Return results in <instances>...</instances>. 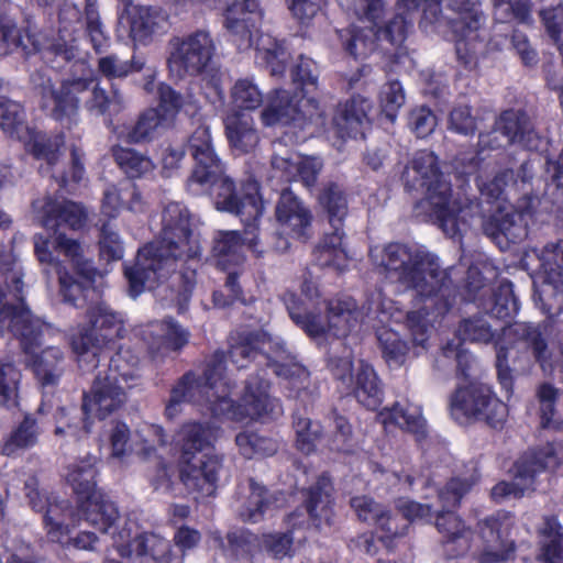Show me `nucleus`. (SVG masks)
Returning a JSON list of instances; mask_svg holds the SVG:
<instances>
[{
  "mask_svg": "<svg viewBox=\"0 0 563 563\" xmlns=\"http://www.w3.org/2000/svg\"><path fill=\"white\" fill-rule=\"evenodd\" d=\"M143 67V63L131 59L123 60L117 54H110L100 57L98 60L99 71L109 79L122 78L132 71H139Z\"/></svg>",
  "mask_w": 563,
  "mask_h": 563,
  "instance_id": "13d9d810",
  "label": "nucleus"
},
{
  "mask_svg": "<svg viewBox=\"0 0 563 563\" xmlns=\"http://www.w3.org/2000/svg\"><path fill=\"white\" fill-rule=\"evenodd\" d=\"M494 5L495 19L505 23L511 20L528 22L531 18L530 3L528 0H519L516 3L510 0H492Z\"/></svg>",
  "mask_w": 563,
  "mask_h": 563,
  "instance_id": "bf43d9fd",
  "label": "nucleus"
},
{
  "mask_svg": "<svg viewBox=\"0 0 563 563\" xmlns=\"http://www.w3.org/2000/svg\"><path fill=\"white\" fill-rule=\"evenodd\" d=\"M332 485L330 478L322 475L305 494L303 507L288 515L287 525L292 529L303 528L312 523L320 528L329 525L332 517Z\"/></svg>",
  "mask_w": 563,
  "mask_h": 563,
  "instance_id": "a878e982",
  "label": "nucleus"
},
{
  "mask_svg": "<svg viewBox=\"0 0 563 563\" xmlns=\"http://www.w3.org/2000/svg\"><path fill=\"white\" fill-rule=\"evenodd\" d=\"M20 372L10 363H0V405L11 408L18 404Z\"/></svg>",
  "mask_w": 563,
  "mask_h": 563,
  "instance_id": "4d7b16f0",
  "label": "nucleus"
},
{
  "mask_svg": "<svg viewBox=\"0 0 563 563\" xmlns=\"http://www.w3.org/2000/svg\"><path fill=\"white\" fill-rule=\"evenodd\" d=\"M235 444L239 453L245 459L271 456L278 450V443L274 439L252 430L239 432L235 437Z\"/></svg>",
  "mask_w": 563,
  "mask_h": 563,
  "instance_id": "a18cd8bd",
  "label": "nucleus"
},
{
  "mask_svg": "<svg viewBox=\"0 0 563 563\" xmlns=\"http://www.w3.org/2000/svg\"><path fill=\"white\" fill-rule=\"evenodd\" d=\"M401 179L409 191H422L424 197L416 205L417 214L439 221L443 232L454 238L479 213L476 200L452 199L451 181L440 172L438 157L421 151L406 165Z\"/></svg>",
  "mask_w": 563,
  "mask_h": 563,
  "instance_id": "6e6552de",
  "label": "nucleus"
},
{
  "mask_svg": "<svg viewBox=\"0 0 563 563\" xmlns=\"http://www.w3.org/2000/svg\"><path fill=\"white\" fill-rule=\"evenodd\" d=\"M223 123L228 142L235 152L249 153L257 146L260 135L252 117L232 111L223 118Z\"/></svg>",
  "mask_w": 563,
  "mask_h": 563,
  "instance_id": "f704fd0d",
  "label": "nucleus"
},
{
  "mask_svg": "<svg viewBox=\"0 0 563 563\" xmlns=\"http://www.w3.org/2000/svg\"><path fill=\"white\" fill-rule=\"evenodd\" d=\"M33 207L42 212L43 227L54 231L51 238H44L41 234L34 236L35 255L45 275L48 277L52 273L57 275L64 300L76 305L84 291V286L66 272L59 258L60 255L86 282H92L96 272L91 263L84 260L80 244L76 240L66 238L60 228L67 225L73 230L80 229L86 222L87 213L80 205L67 200L46 199L34 202Z\"/></svg>",
  "mask_w": 563,
  "mask_h": 563,
  "instance_id": "0eeeda50",
  "label": "nucleus"
},
{
  "mask_svg": "<svg viewBox=\"0 0 563 563\" xmlns=\"http://www.w3.org/2000/svg\"><path fill=\"white\" fill-rule=\"evenodd\" d=\"M319 202L327 211L330 224H343L347 214V202L336 185L331 184L324 187L319 196Z\"/></svg>",
  "mask_w": 563,
  "mask_h": 563,
  "instance_id": "864d4df0",
  "label": "nucleus"
},
{
  "mask_svg": "<svg viewBox=\"0 0 563 563\" xmlns=\"http://www.w3.org/2000/svg\"><path fill=\"white\" fill-rule=\"evenodd\" d=\"M378 420L385 427L398 426L400 429L415 434L417 441L424 438L427 433L426 420L422 417L421 408L410 402H397L391 408H385L378 415Z\"/></svg>",
  "mask_w": 563,
  "mask_h": 563,
  "instance_id": "c9c22d12",
  "label": "nucleus"
},
{
  "mask_svg": "<svg viewBox=\"0 0 563 563\" xmlns=\"http://www.w3.org/2000/svg\"><path fill=\"white\" fill-rule=\"evenodd\" d=\"M253 223L254 228L252 230L245 227V236L243 239L238 231H220L214 235L212 255L217 266L222 269H229L231 266L241 264L243 262L241 253L243 244L255 249L257 222Z\"/></svg>",
  "mask_w": 563,
  "mask_h": 563,
  "instance_id": "2f4dec72",
  "label": "nucleus"
},
{
  "mask_svg": "<svg viewBox=\"0 0 563 563\" xmlns=\"http://www.w3.org/2000/svg\"><path fill=\"white\" fill-rule=\"evenodd\" d=\"M115 163L129 178H143L153 174L154 162L136 150L115 146L113 148Z\"/></svg>",
  "mask_w": 563,
  "mask_h": 563,
  "instance_id": "c03bdc74",
  "label": "nucleus"
},
{
  "mask_svg": "<svg viewBox=\"0 0 563 563\" xmlns=\"http://www.w3.org/2000/svg\"><path fill=\"white\" fill-rule=\"evenodd\" d=\"M0 128L11 137H16L23 142L26 151L32 153L37 159H43L46 167L41 166L43 174H49L53 178L60 180V186L66 187L69 183L78 184L82 180L85 168L81 163V153L78 147H71V167L70 173L57 174L55 167L58 163L60 147L65 144L63 134L47 137L38 131L30 129L24 121V111L22 107L10 99L0 97Z\"/></svg>",
  "mask_w": 563,
  "mask_h": 563,
  "instance_id": "f8f14e48",
  "label": "nucleus"
},
{
  "mask_svg": "<svg viewBox=\"0 0 563 563\" xmlns=\"http://www.w3.org/2000/svg\"><path fill=\"white\" fill-rule=\"evenodd\" d=\"M157 98L158 107L156 109L166 121L174 119L184 106L181 95L165 82H158Z\"/></svg>",
  "mask_w": 563,
  "mask_h": 563,
  "instance_id": "680f3d73",
  "label": "nucleus"
},
{
  "mask_svg": "<svg viewBox=\"0 0 563 563\" xmlns=\"http://www.w3.org/2000/svg\"><path fill=\"white\" fill-rule=\"evenodd\" d=\"M352 26L339 33L344 51L355 59L367 57L375 49V41L378 38L374 27Z\"/></svg>",
  "mask_w": 563,
  "mask_h": 563,
  "instance_id": "79ce46f5",
  "label": "nucleus"
},
{
  "mask_svg": "<svg viewBox=\"0 0 563 563\" xmlns=\"http://www.w3.org/2000/svg\"><path fill=\"white\" fill-rule=\"evenodd\" d=\"M559 465L553 444L525 453L514 465L512 482H500L492 489V497L501 501L511 497H521L528 490H534L541 475L554 471Z\"/></svg>",
  "mask_w": 563,
  "mask_h": 563,
  "instance_id": "aec40b11",
  "label": "nucleus"
},
{
  "mask_svg": "<svg viewBox=\"0 0 563 563\" xmlns=\"http://www.w3.org/2000/svg\"><path fill=\"white\" fill-rule=\"evenodd\" d=\"M87 320V325H78L70 333L71 347L84 371L96 368L99 363L98 353L114 344L125 332L122 318L103 302L88 308Z\"/></svg>",
  "mask_w": 563,
  "mask_h": 563,
  "instance_id": "f3484780",
  "label": "nucleus"
},
{
  "mask_svg": "<svg viewBox=\"0 0 563 563\" xmlns=\"http://www.w3.org/2000/svg\"><path fill=\"white\" fill-rule=\"evenodd\" d=\"M350 504L357 518L369 523L376 525L386 511L384 506L368 496H355Z\"/></svg>",
  "mask_w": 563,
  "mask_h": 563,
  "instance_id": "338daca9",
  "label": "nucleus"
},
{
  "mask_svg": "<svg viewBox=\"0 0 563 563\" xmlns=\"http://www.w3.org/2000/svg\"><path fill=\"white\" fill-rule=\"evenodd\" d=\"M126 351L119 350L111 356L108 369L99 373L89 393L85 394V415L104 419L118 411L126 401V389L139 379L137 357L128 360Z\"/></svg>",
  "mask_w": 563,
  "mask_h": 563,
  "instance_id": "2eb2a0df",
  "label": "nucleus"
},
{
  "mask_svg": "<svg viewBox=\"0 0 563 563\" xmlns=\"http://www.w3.org/2000/svg\"><path fill=\"white\" fill-rule=\"evenodd\" d=\"M450 411L452 418L460 423L475 418L483 419L495 428L501 426L508 415L506 404L483 383H471L468 386L459 387L451 397Z\"/></svg>",
  "mask_w": 563,
  "mask_h": 563,
  "instance_id": "412c9836",
  "label": "nucleus"
},
{
  "mask_svg": "<svg viewBox=\"0 0 563 563\" xmlns=\"http://www.w3.org/2000/svg\"><path fill=\"white\" fill-rule=\"evenodd\" d=\"M512 519L507 514H497L479 523L481 540L485 543L477 563H505L514 553V541L509 540Z\"/></svg>",
  "mask_w": 563,
  "mask_h": 563,
  "instance_id": "cd10ccee",
  "label": "nucleus"
},
{
  "mask_svg": "<svg viewBox=\"0 0 563 563\" xmlns=\"http://www.w3.org/2000/svg\"><path fill=\"white\" fill-rule=\"evenodd\" d=\"M517 183L518 179H514V172L510 169L499 172L488 181H481L478 185L481 194L488 200H495L496 208L490 210L488 217H481L482 207H479V213L462 232L466 231L475 221L481 220L484 233L501 250L525 240L528 234V219L532 218L539 199L536 196L526 195L517 202L516 207L506 205L503 196ZM478 206L481 205L478 203Z\"/></svg>",
  "mask_w": 563,
  "mask_h": 563,
  "instance_id": "9d476101",
  "label": "nucleus"
},
{
  "mask_svg": "<svg viewBox=\"0 0 563 563\" xmlns=\"http://www.w3.org/2000/svg\"><path fill=\"white\" fill-rule=\"evenodd\" d=\"M96 457L89 455L68 466L66 481L73 487L78 501L100 492L96 488Z\"/></svg>",
  "mask_w": 563,
  "mask_h": 563,
  "instance_id": "58836bf2",
  "label": "nucleus"
},
{
  "mask_svg": "<svg viewBox=\"0 0 563 563\" xmlns=\"http://www.w3.org/2000/svg\"><path fill=\"white\" fill-rule=\"evenodd\" d=\"M78 57V48L71 44H56L53 49L47 51L45 58L53 68L64 67V63H73L76 71L81 76H74L65 79L56 89L52 78L45 71H38L31 77L34 88L42 97L43 108L47 109L51 115L60 122L66 121L67 125L77 122V113L80 101L88 112L95 115L106 113H118L124 107V98L118 89L107 92L100 87L98 78L86 76L87 63Z\"/></svg>",
  "mask_w": 563,
  "mask_h": 563,
  "instance_id": "423d86ee",
  "label": "nucleus"
},
{
  "mask_svg": "<svg viewBox=\"0 0 563 563\" xmlns=\"http://www.w3.org/2000/svg\"><path fill=\"white\" fill-rule=\"evenodd\" d=\"M294 429L297 449L305 454L313 452L321 437L320 424L310 418L298 416L294 420Z\"/></svg>",
  "mask_w": 563,
  "mask_h": 563,
  "instance_id": "5fc2aeb1",
  "label": "nucleus"
},
{
  "mask_svg": "<svg viewBox=\"0 0 563 563\" xmlns=\"http://www.w3.org/2000/svg\"><path fill=\"white\" fill-rule=\"evenodd\" d=\"M479 475L476 466L471 464L463 475L453 477L443 489L439 492V499L443 507H455L460 504L462 497L471 490L478 482Z\"/></svg>",
  "mask_w": 563,
  "mask_h": 563,
  "instance_id": "3c124183",
  "label": "nucleus"
},
{
  "mask_svg": "<svg viewBox=\"0 0 563 563\" xmlns=\"http://www.w3.org/2000/svg\"><path fill=\"white\" fill-rule=\"evenodd\" d=\"M435 526L444 539L446 553L452 558L466 554L473 548V533L462 520L451 511L437 516Z\"/></svg>",
  "mask_w": 563,
  "mask_h": 563,
  "instance_id": "72a5a7b5",
  "label": "nucleus"
},
{
  "mask_svg": "<svg viewBox=\"0 0 563 563\" xmlns=\"http://www.w3.org/2000/svg\"><path fill=\"white\" fill-rule=\"evenodd\" d=\"M345 5L361 20H366L374 25H377L384 13L383 0H345Z\"/></svg>",
  "mask_w": 563,
  "mask_h": 563,
  "instance_id": "774afa93",
  "label": "nucleus"
},
{
  "mask_svg": "<svg viewBox=\"0 0 563 563\" xmlns=\"http://www.w3.org/2000/svg\"><path fill=\"white\" fill-rule=\"evenodd\" d=\"M135 335L144 341L153 357H163L179 351L189 339L188 331L172 319L141 325L136 328Z\"/></svg>",
  "mask_w": 563,
  "mask_h": 563,
  "instance_id": "c85d7f7f",
  "label": "nucleus"
},
{
  "mask_svg": "<svg viewBox=\"0 0 563 563\" xmlns=\"http://www.w3.org/2000/svg\"><path fill=\"white\" fill-rule=\"evenodd\" d=\"M494 131L479 134L481 151L497 150L504 146L499 135L505 137L507 144L528 151H540L547 145V140L536 131L533 123L525 112L505 111L496 121Z\"/></svg>",
  "mask_w": 563,
  "mask_h": 563,
  "instance_id": "4be33fe9",
  "label": "nucleus"
},
{
  "mask_svg": "<svg viewBox=\"0 0 563 563\" xmlns=\"http://www.w3.org/2000/svg\"><path fill=\"white\" fill-rule=\"evenodd\" d=\"M379 99L384 112L394 121L397 111L404 106L406 99L401 84L397 80L388 81L383 86Z\"/></svg>",
  "mask_w": 563,
  "mask_h": 563,
  "instance_id": "e2e57ef3",
  "label": "nucleus"
},
{
  "mask_svg": "<svg viewBox=\"0 0 563 563\" xmlns=\"http://www.w3.org/2000/svg\"><path fill=\"white\" fill-rule=\"evenodd\" d=\"M87 32L96 51L103 47L108 41L103 25L100 21L97 0H86Z\"/></svg>",
  "mask_w": 563,
  "mask_h": 563,
  "instance_id": "69168bd1",
  "label": "nucleus"
},
{
  "mask_svg": "<svg viewBox=\"0 0 563 563\" xmlns=\"http://www.w3.org/2000/svg\"><path fill=\"white\" fill-rule=\"evenodd\" d=\"M294 81L299 86L300 98L294 101L287 90L275 89L261 113L266 126L294 124L309 135L332 132L335 136L356 139L364 135L372 103L366 98L354 96L339 104L329 129L325 128L324 111L319 103L320 84L318 65L306 56H300L292 69Z\"/></svg>",
  "mask_w": 563,
  "mask_h": 563,
  "instance_id": "7ed1b4c3",
  "label": "nucleus"
},
{
  "mask_svg": "<svg viewBox=\"0 0 563 563\" xmlns=\"http://www.w3.org/2000/svg\"><path fill=\"white\" fill-rule=\"evenodd\" d=\"M113 547L123 558L137 555L144 563H172L169 541L153 532H139L134 521H125L124 528L113 533Z\"/></svg>",
  "mask_w": 563,
  "mask_h": 563,
  "instance_id": "b1692460",
  "label": "nucleus"
},
{
  "mask_svg": "<svg viewBox=\"0 0 563 563\" xmlns=\"http://www.w3.org/2000/svg\"><path fill=\"white\" fill-rule=\"evenodd\" d=\"M199 255L200 244L188 209L179 202L167 203L162 214L159 239L143 246L135 264L124 269L130 295L135 298L170 277V289L177 292L176 300L183 306L196 284L192 264Z\"/></svg>",
  "mask_w": 563,
  "mask_h": 563,
  "instance_id": "f03ea898",
  "label": "nucleus"
},
{
  "mask_svg": "<svg viewBox=\"0 0 563 563\" xmlns=\"http://www.w3.org/2000/svg\"><path fill=\"white\" fill-rule=\"evenodd\" d=\"M0 35L9 51L20 48L29 55L40 49V43L36 37L27 30L22 32L16 29L14 21L7 15H0Z\"/></svg>",
  "mask_w": 563,
  "mask_h": 563,
  "instance_id": "09e8293b",
  "label": "nucleus"
},
{
  "mask_svg": "<svg viewBox=\"0 0 563 563\" xmlns=\"http://www.w3.org/2000/svg\"><path fill=\"white\" fill-rule=\"evenodd\" d=\"M38 434L40 429L36 420L31 415H26L23 421L3 442L1 446L2 454L11 456L19 450L29 449L35 445Z\"/></svg>",
  "mask_w": 563,
  "mask_h": 563,
  "instance_id": "de8ad7c7",
  "label": "nucleus"
},
{
  "mask_svg": "<svg viewBox=\"0 0 563 563\" xmlns=\"http://www.w3.org/2000/svg\"><path fill=\"white\" fill-rule=\"evenodd\" d=\"M26 489L29 503L34 510L41 511L47 504L43 521L48 539L53 542L66 543L69 532L68 525L66 523V517L69 514L68 503L66 500L51 503L48 498L42 496L36 488H31L27 485Z\"/></svg>",
  "mask_w": 563,
  "mask_h": 563,
  "instance_id": "473e14b6",
  "label": "nucleus"
},
{
  "mask_svg": "<svg viewBox=\"0 0 563 563\" xmlns=\"http://www.w3.org/2000/svg\"><path fill=\"white\" fill-rule=\"evenodd\" d=\"M409 523L399 516H391L389 511H385L376 523V533L378 539L386 545L390 547L393 541L407 533Z\"/></svg>",
  "mask_w": 563,
  "mask_h": 563,
  "instance_id": "052dcab7",
  "label": "nucleus"
},
{
  "mask_svg": "<svg viewBox=\"0 0 563 563\" xmlns=\"http://www.w3.org/2000/svg\"><path fill=\"white\" fill-rule=\"evenodd\" d=\"M22 277V267L14 255L0 252V325H7L19 338L26 364L41 387H54L64 372V353L56 346H41L58 331L25 307Z\"/></svg>",
  "mask_w": 563,
  "mask_h": 563,
  "instance_id": "39448f33",
  "label": "nucleus"
},
{
  "mask_svg": "<svg viewBox=\"0 0 563 563\" xmlns=\"http://www.w3.org/2000/svg\"><path fill=\"white\" fill-rule=\"evenodd\" d=\"M496 365L498 377L504 387L510 386L509 357L516 354L532 352L542 369L549 374H560L563 379V345L558 352L549 351L537 327L528 323H514L503 329L499 340L496 342Z\"/></svg>",
  "mask_w": 563,
  "mask_h": 563,
  "instance_id": "dca6fc26",
  "label": "nucleus"
},
{
  "mask_svg": "<svg viewBox=\"0 0 563 563\" xmlns=\"http://www.w3.org/2000/svg\"><path fill=\"white\" fill-rule=\"evenodd\" d=\"M168 27V15L161 8L128 3L118 9L117 32L134 42L146 43Z\"/></svg>",
  "mask_w": 563,
  "mask_h": 563,
  "instance_id": "393cba45",
  "label": "nucleus"
},
{
  "mask_svg": "<svg viewBox=\"0 0 563 563\" xmlns=\"http://www.w3.org/2000/svg\"><path fill=\"white\" fill-rule=\"evenodd\" d=\"M459 335L463 341L488 343L494 338V332L485 319L475 318L461 323Z\"/></svg>",
  "mask_w": 563,
  "mask_h": 563,
  "instance_id": "0e129e2a",
  "label": "nucleus"
},
{
  "mask_svg": "<svg viewBox=\"0 0 563 563\" xmlns=\"http://www.w3.org/2000/svg\"><path fill=\"white\" fill-rule=\"evenodd\" d=\"M377 340L383 358L390 368H399L405 365L409 357L410 349L398 332L383 327L377 331Z\"/></svg>",
  "mask_w": 563,
  "mask_h": 563,
  "instance_id": "37998d69",
  "label": "nucleus"
},
{
  "mask_svg": "<svg viewBox=\"0 0 563 563\" xmlns=\"http://www.w3.org/2000/svg\"><path fill=\"white\" fill-rule=\"evenodd\" d=\"M467 16L463 18L462 22H454L453 27L455 32H460L456 38V54L465 64H470L472 55L476 51V41L479 37L477 33L481 26V18L473 15L471 21L466 23Z\"/></svg>",
  "mask_w": 563,
  "mask_h": 563,
  "instance_id": "603ef678",
  "label": "nucleus"
},
{
  "mask_svg": "<svg viewBox=\"0 0 563 563\" xmlns=\"http://www.w3.org/2000/svg\"><path fill=\"white\" fill-rule=\"evenodd\" d=\"M78 516L88 525L96 528L101 533H118L124 528L126 518H121L119 510L102 492L92 493L88 498L78 501Z\"/></svg>",
  "mask_w": 563,
  "mask_h": 563,
  "instance_id": "c756f323",
  "label": "nucleus"
},
{
  "mask_svg": "<svg viewBox=\"0 0 563 563\" xmlns=\"http://www.w3.org/2000/svg\"><path fill=\"white\" fill-rule=\"evenodd\" d=\"M540 405V424L543 429H560L561 422L555 419V400L558 389L550 384H542L537 390Z\"/></svg>",
  "mask_w": 563,
  "mask_h": 563,
  "instance_id": "6e6d98bb",
  "label": "nucleus"
},
{
  "mask_svg": "<svg viewBox=\"0 0 563 563\" xmlns=\"http://www.w3.org/2000/svg\"><path fill=\"white\" fill-rule=\"evenodd\" d=\"M229 357L236 368L246 367L252 361L264 360L274 373L288 380L295 397L305 398L310 387L309 372L291 356L283 340L266 333L250 334L231 345Z\"/></svg>",
  "mask_w": 563,
  "mask_h": 563,
  "instance_id": "4468645a",
  "label": "nucleus"
},
{
  "mask_svg": "<svg viewBox=\"0 0 563 563\" xmlns=\"http://www.w3.org/2000/svg\"><path fill=\"white\" fill-rule=\"evenodd\" d=\"M230 101L233 111H254L264 102V92L254 77H241L234 80L230 88Z\"/></svg>",
  "mask_w": 563,
  "mask_h": 563,
  "instance_id": "a19ab883",
  "label": "nucleus"
},
{
  "mask_svg": "<svg viewBox=\"0 0 563 563\" xmlns=\"http://www.w3.org/2000/svg\"><path fill=\"white\" fill-rule=\"evenodd\" d=\"M206 189H211L218 210L236 214L251 230L254 228L253 222H257L263 214L264 205L257 181L247 180L238 192L232 179L224 175L222 165L217 175L208 177L203 183H195V186L189 188L194 194H200Z\"/></svg>",
  "mask_w": 563,
  "mask_h": 563,
  "instance_id": "a211bd4d",
  "label": "nucleus"
},
{
  "mask_svg": "<svg viewBox=\"0 0 563 563\" xmlns=\"http://www.w3.org/2000/svg\"><path fill=\"white\" fill-rule=\"evenodd\" d=\"M166 120L161 117L157 109L151 108L144 111L137 122L130 129L119 132V137L128 143H140L154 137L157 129L162 126Z\"/></svg>",
  "mask_w": 563,
  "mask_h": 563,
  "instance_id": "8fccbe9b",
  "label": "nucleus"
},
{
  "mask_svg": "<svg viewBox=\"0 0 563 563\" xmlns=\"http://www.w3.org/2000/svg\"><path fill=\"white\" fill-rule=\"evenodd\" d=\"M538 561L543 563H563V532L555 517H545L538 529Z\"/></svg>",
  "mask_w": 563,
  "mask_h": 563,
  "instance_id": "e433bc0d",
  "label": "nucleus"
},
{
  "mask_svg": "<svg viewBox=\"0 0 563 563\" xmlns=\"http://www.w3.org/2000/svg\"><path fill=\"white\" fill-rule=\"evenodd\" d=\"M522 264L531 272L543 274L542 285L534 291V299L540 301L543 311L550 316L560 313L563 307V241L549 243L541 252H527Z\"/></svg>",
  "mask_w": 563,
  "mask_h": 563,
  "instance_id": "6ab92c4d",
  "label": "nucleus"
},
{
  "mask_svg": "<svg viewBox=\"0 0 563 563\" xmlns=\"http://www.w3.org/2000/svg\"><path fill=\"white\" fill-rule=\"evenodd\" d=\"M272 168L273 177L283 181L300 180L306 187H311L317 181L322 162L318 157L302 156L277 142L274 144Z\"/></svg>",
  "mask_w": 563,
  "mask_h": 563,
  "instance_id": "bb28decb",
  "label": "nucleus"
},
{
  "mask_svg": "<svg viewBox=\"0 0 563 563\" xmlns=\"http://www.w3.org/2000/svg\"><path fill=\"white\" fill-rule=\"evenodd\" d=\"M369 256L376 266L384 269L387 278L413 290L422 306L417 310L404 311L398 302L376 291L368 306L358 309L349 296L321 299L317 284L305 279L301 285L303 299L291 291L283 295L288 314L310 338L325 334L345 336L371 313H375L382 322H405L411 336L412 353L418 356L430 346V316L438 317L449 310L448 274L441 269L439 257L418 244L390 243L384 247L375 246L371 249Z\"/></svg>",
  "mask_w": 563,
  "mask_h": 563,
  "instance_id": "f257e3e1",
  "label": "nucleus"
},
{
  "mask_svg": "<svg viewBox=\"0 0 563 563\" xmlns=\"http://www.w3.org/2000/svg\"><path fill=\"white\" fill-rule=\"evenodd\" d=\"M223 10V25L239 49L255 47L256 59L271 68L274 76L283 75L289 54L284 44L269 34H260L264 10L258 0H214Z\"/></svg>",
  "mask_w": 563,
  "mask_h": 563,
  "instance_id": "9b49d317",
  "label": "nucleus"
},
{
  "mask_svg": "<svg viewBox=\"0 0 563 563\" xmlns=\"http://www.w3.org/2000/svg\"><path fill=\"white\" fill-rule=\"evenodd\" d=\"M422 0H399L397 3L398 14L388 22L384 30L377 32L378 38H385L394 45L401 44L411 27V21H408L402 14L417 10Z\"/></svg>",
  "mask_w": 563,
  "mask_h": 563,
  "instance_id": "49530a36",
  "label": "nucleus"
},
{
  "mask_svg": "<svg viewBox=\"0 0 563 563\" xmlns=\"http://www.w3.org/2000/svg\"><path fill=\"white\" fill-rule=\"evenodd\" d=\"M333 376L341 382L344 388L353 390L358 402L375 410L382 402V389L373 367L363 361L355 366L352 356L347 353L341 357H333L329 363Z\"/></svg>",
  "mask_w": 563,
  "mask_h": 563,
  "instance_id": "5701e85b",
  "label": "nucleus"
},
{
  "mask_svg": "<svg viewBox=\"0 0 563 563\" xmlns=\"http://www.w3.org/2000/svg\"><path fill=\"white\" fill-rule=\"evenodd\" d=\"M332 233H325L317 249V261L321 266L344 271L350 256L343 246V224H331Z\"/></svg>",
  "mask_w": 563,
  "mask_h": 563,
  "instance_id": "4c0bfd02",
  "label": "nucleus"
},
{
  "mask_svg": "<svg viewBox=\"0 0 563 563\" xmlns=\"http://www.w3.org/2000/svg\"><path fill=\"white\" fill-rule=\"evenodd\" d=\"M250 494L239 508V515L244 521L257 522L266 510L275 505L279 507L284 501V495L266 497V489L255 481L249 484Z\"/></svg>",
  "mask_w": 563,
  "mask_h": 563,
  "instance_id": "ea45409f",
  "label": "nucleus"
},
{
  "mask_svg": "<svg viewBox=\"0 0 563 563\" xmlns=\"http://www.w3.org/2000/svg\"><path fill=\"white\" fill-rule=\"evenodd\" d=\"M188 146L196 161V167L188 179V188H191L195 183H203L208 177L217 175L222 163L214 152L210 130L206 125L196 129L189 137Z\"/></svg>",
  "mask_w": 563,
  "mask_h": 563,
  "instance_id": "7c9ffc66",
  "label": "nucleus"
},
{
  "mask_svg": "<svg viewBox=\"0 0 563 563\" xmlns=\"http://www.w3.org/2000/svg\"><path fill=\"white\" fill-rule=\"evenodd\" d=\"M222 429L212 421H188L181 424L174 435L175 448L179 452V476L189 492L202 497L213 496L217 489L223 457L216 453L198 454L221 438Z\"/></svg>",
  "mask_w": 563,
  "mask_h": 563,
  "instance_id": "1a4fd4ad",
  "label": "nucleus"
},
{
  "mask_svg": "<svg viewBox=\"0 0 563 563\" xmlns=\"http://www.w3.org/2000/svg\"><path fill=\"white\" fill-rule=\"evenodd\" d=\"M224 363V353L217 352L208 362L202 377L197 378L191 373L184 375L172 389L166 416L169 419L177 417L185 402L206 406L212 416L236 422L282 413L279 401L269 396V383L263 377L252 376L246 383L241 402L234 405L230 398L231 384Z\"/></svg>",
  "mask_w": 563,
  "mask_h": 563,
  "instance_id": "20e7f679",
  "label": "nucleus"
},
{
  "mask_svg": "<svg viewBox=\"0 0 563 563\" xmlns=\"http://www.w3.org/2000/svg\"><path fill=\"white\" fill-rule=\"evenodd\" d=\"M214 53L216 44L211 34L206 30H198L169 40L166 64L169 77L173 79L180 80L187 76L203 75L206 98L212 104L222 106L224 92L220 74L208 70Z\"/></svg>",
  "mask_w": 563,
  "mask_h": 563,
  "instance_id": "ddd939ff",
  "label": "nucleus"
}]
</instances>
